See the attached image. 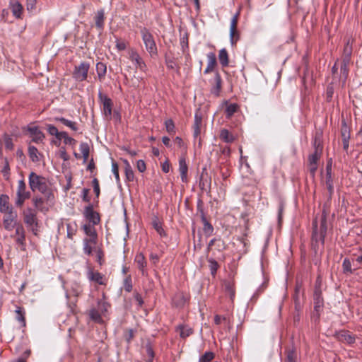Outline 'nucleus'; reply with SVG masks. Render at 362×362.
Listing matches in <instances>:
<instances>
[{
  "instance_id": "4d7b16f0",
  "label": "nucleus",
  "mask_w": 362,
  "mask_h": 362,
  "mask_svg": "<svg viewBox=\"0 0 362 362\" xmlns=\"http://www.w3.org/2000/svg\"><path fill=\"white\" fill-rule=\"evenodd\" d=\"M110 305H107L104 301H99L98 304V310L101 313H105L108 308H110Z\"/></svg>"
},
{
  "instance_id": "09e8293b",
  "label": "nucleus",
  "mask_w": 362,
  "mask_h": 362,
  "mask_svg": "<svg viewBox=\"0 0 362 362\" xmlns=\"http://www.w3.org/2000/svg\"><path fill=\"white\" fill-rule=\"evenodd\" d=\"M342 268L344 273H353V270L351 269V264L348 258H345L344 259L342 263Z\"/></svg>"
},
{
  "instance_id": "6e6552de",
  "label": "nucleus",
  "mask_w": 362,
  "mask_h": 362,
  "mask_svg": "<svg viewBox=\"0 0 362 362\" xmlns=\"http://www.w3.org/2000/svg\"><path fill=\"white\" fill-rule=\"evenodd\" d=\"M334 337L340 342L346 344H353L355 343V337L349 331L347 330H341L339 332H336L334 334Z\"/></svg>"
},
{
  "instance_id": "9b49d317",
  "label": "nucleus",
  "mask_w": 362,
  "mask_h": 362,
  "mask_svg": "<svg viewBox=\"0 0 362 362\" xmlns=\"http://www.w3.org/2000/svg\"><path fill=\"white\" fill-rule=\"evenodd\" d=\"M322 153L313 152L308 156V170L313 177H315L316 170L318 167V161L321 157Z\"/></svg>"
},
{
  "instance_id": "0eeeda50",
  "label": "nucleus",
  "mask_w": 362,
  "mask_h": 362,
  "mask_svg": "<svg viewBox=\"0 0 362 362\" xmlns=\"http://www.w3.org/2000/svg\"><path fill=\"white\" fill-rule=\"evenodd\" d=\"M128 55L129 59L137 69H139L142 71H145L146 70V65L144 61L134 49L129 48Z\"/></svg>"
},
{
  "instance_id": "69168bd1",
  "label": "nucleus",
  "mask_w": 362,
  "mask_h": 362,
  "mask_svg": "<svg viewBox=\"0 0 362 362\" xmlns=\"http://www.w3.org/2000/svg\"><path fill=\"white\" fill-rule=\"evenodd\" d=\"M170 165L168 159H166L163 163H162L161 168L164 173H168L170 170Z\"/></svg>"
},
{
  "instance_id": "f257e3e1",
  "label": "nucleus",
  "mask_w": 362,
  "mask_h": 362,
  "mask_svg": "<svg viewBox=\"0 0 362 362\" xmlns=\"http://www.w3.org/2000/svg\"><path fill=\"white\" fill-rule=\"evenodd\" d=\"M29 186L33 192L38 190L45 197L47 202H52L54 199V194L51 189L48 187L46 179L44 177L31 172L29 175Z\"/></svg>"
},
{
  "instance_id": "f8f14e48",
  "label": "nucleus",
  "mask_w": 362,
  "mask_h": 362,
  "mask_svg": "<svg viewBox=\"0 0 362 362\" xmlns=\"http://www.w3.org/2000/svg\"><path fill=\"white\" fill-rule=\"evenodd\" d=\"M27 130L32 136V141L36 144L42 142L45 137L44 133L37 126H28Z\"/></svg>"
},
{
  "instance_id": "a19ab883",
  "label": "nucleus",
  "mask_w": 362,
  "mask_h": 362,
  "mask_svg": "<svg viewBox=\"0 0 362 362\" xmlns=\"http://www.w3.org/2000/svg\"><path fill=\"white\" fill-rule=\"evenodd\" d=\"M240 39V33L238 29L230 30V41L232 45H235Z\"/></svg>"
},
{
  "instance_id": "1a4fd4ad",
  "label": "nucleus",
  "mask_w": 362,
  "mask_h": 362,
  "mask_svg": "<svg viewBox=\"0 0 362 362\" xmlns=\"http://www.w3.org/2000/svg\"><path fill=\"white\" fill-rule=\"evenodd\" d=\"M84 216L90 224L97 225L100 222L99 214L93 210V205L90 204L85 208Z\"/></svg>"
},
{
  "instance_id": "37998d69",
  "label": "nucleus",
  "mask_w": 362,
  "mask_h": 362,
  "mask_svg": "<svg viewBox=\"0 0 362 362\" xmlns=\"http://www.w3.org/2000/svg\"><path fill=\"white\" fill-rule=\"evenodd\" d=\"M104 20V12L103 10L98 11L95 16V25L98 28H102Z\"/></svg>"
},
{
  "instance_id": "a18cd8bd",
  "label": "nucleus",
  "mask_w": 362,
  "mask_h": 362,
  "mask_svg": "<svg viewBox=\"0 0 362 362\" xmlns=\"http://www.w3.org/2000/svg\"><path fill=\"white\" fill-rule=\"evenodd\" d=\"M17 194L30 195V192L26 191V185L23 180H21L18 181Z\"/></svg>"
},
{
  "instance_id": "6e6d98bb",
  "label": "nucleus",
  "mask_w": 362,
  "mask_h": 362,
  "mask_svg": "<svg viewBox=\"0 0 362 362\" xmlns=\"http://www.w3.org/2000/svg\"><path fill=\"white\" fill-rule=\"evenodd\" d=\"M129 42L125 40H118L116 43V47L118 50H124L127 47H129Z\"/></svg>"
},
{
  "instance_id": "dca6fc26",
  "label": "nucleus",
  "mask_w": 362,
  "mask_h": 362,
  "mask_svg": "<svg viewBox=\"0 0 362 362\" xmlns=\"http://www.w3.org/2000/svg\"><path fill=\"white\" fill-rule=\"evenodd\" d=\"M134 261L137 264L139 269L141 271L142 275H146L147 274L146 269L147 262L144 255L142 253L137 254L135 257Z\"/></svg>"
},
{
  "instance_id": "ea45409f",
  "label": "nucleus",
  "mask_w": 362,
  "mask_h": 362,
  "mask_svg": "<svg viewBox=\"0 0 362 362\" xmlns=\"http://www.w3.org/2000/svg\"><path fill=\"white\" fill-rule=\"evenodd\" d=\"M285 362H296V352L293 348L286 350Z\"/></svg>"
},
{
  "instance_id": "bf43d9fd",
  "label": "nucleus",
  "mask_w": 362,
  "mask_h": 362,
  "mask_svg": "<svg viewBox=\"0 0 362 362\" xmlns=\"http://www.w3.org/2000/svg\"><path fill=\"white\" fill-rule=\"evenodd\" d=\"M37 0H26L27 10L32 11L36 8Z\"/></svg>"
},
{
  "instance_id": "603ef678",
  "label": "nucleus",
  "mask_w": 362,
  "mask_h": 362,
  "mask_svg": "<svg viewBox=\"0 0 362 362\" xmlns=\"http://www.w3.org/2000/svg\"><path fill=\"white\" fill-rule=\"evenodd\" d=\"M214 358V354L213 352L209 351L206 352L200 358L199 362H210Z\"/></svg>"
},
{
  "instance_id": "864d4df0",
  "label": "nucleus",
  "mask_w": 362,
  "mask_h": 362,
  "mask_svg": "<svg viewBox=\"0 0 362 362\" xmlns=\"http://www.w3.org/2000/svg\"><path fill=\"white\" fill-rule=\"evenodd\" d=\"M240 13L237 12L232 18L230 21V30H235L238 29V23L239 19Z\"/></svg>"
},
{
  "instance_id": "39448f33",
  "label": "nucleus",
  "mask_w": 362,
  "mask_h": 362,
  "mask_svg": "<svg viewBox=\"0 0 362 362\" xmlns=\"http://www.w3.org/2000/svg\"><path fill=\"white\" fill-rule=\"evenodd\" d=\"M4 214L3 225L6 230L11 231L14 228H16L18 225H20L17 221L18 214L16 211H10Z\"/></svg>"
},
{
  "instance_id": "bb28decb",
  "label": "nucleus",
  "mask_w": 362,
  "mask_h": 362,
  "mask_svg": "<svg viewBox=\"0 0 362 362\" xmlns=\"http://www.w3.org/2000/svg\"><path fill=\"white\" fill-rule=\"evenodd\" d=\"M218 60L223 67H226L229 64V58L227 50L223 48L219 51Z\"/></svg>"
},
{
  "instance_id": "ddd939ff",
  "label": "nucleus",
  "mask_w": 362,
  "mask_h": 362,
  "mask_svg": "<svg viewBox=\"0 0 362 362\" xmlns=\"http://www.w3.org/2000/svg\"><path fill=\"white\" fill-rule=\"evenodd\" d=\"M222 88V78L218 72L215 73L214 84L211 89V93L215 96H219Z\"/></svg>"
},
{
  "instance_id": "7c9ffc66",
  "label": "nucleus",
  "mask_w": 362,
  "mask_h": 362,
  "mask_svg": "<svg viewBox=\"0 0 362 362\" xmlns=\"http://www.w3.org/2000/svg\"><path fill=\"white\" fill-rule=\"evenodd\" d=\"M152 224L153 228L156 230L160 237H165L167 235L165 231L163 228L162 223L157 218L153 220Z\"/></svg>"
},
{
  "instance_id": "c9c22d12",
  "label": "nucleus",
  "mask_w": 362,
  "mask_h": 362,
  "mask_svg": "<svg viewBox=\"0 0 362 362\" xmlns=\"http://www.w3.org/2000/svg\"><path fill=\"white\" fill-rule=\"evenodd\" d=\"M202 221L204 224L203 230L207 235H211L214 231L212 225L206 220L204 216H202Z\"/></svg>"
},
{
  "instance_id": "774afa93",
  "label": "nucleus",
  "mask_w": 362,
  "mask_h": 362,
  "mask_svg": "<svg viewBox=\"0 0 362 362\" xmlns=\"http://www.w3.org/2000/svg\"><path fill=\"white\" fill-rule=\"evenodd\" d=\"M351 52H352V48L351 46H349V43H347L344 48V55L343 56L351 57Z\"/></svg>"
},
{
  "instance_id": "052dcab7",
  "label": "nucleus",
  "mask_w": 362,
  "mask_h": 362,
  "mask_svg": "<svg viewBox=\"0 0 362 362\" xmlns=\"http://www.w3.org/2000/svg\"><path fill=\"white\" fill-rule=\"evenodd\" d=\"M47 130L48 132V133L50 134V135H52V136H57V134H58V129L57 128L52 125V124H47Z\"/></svg>"
},
{
  "instance_id": "0e129e2a",
  "label": "nucleus",
  "mask_w": 362,
  "mask_h": 362,
  "mask_svg": "<svg viewBox=\"0 0 362 362\" xmlns=\"http://www.w3.org/2000/svg\"><path fill=\"white\" fill-rule=\"evenodd\" d=\"M137 169L139 172L143 173L146 170V163L143 160H139L136 163Z\"/></svg>"
},
{
  "instance_id": "c85d7f7f",
  "label": "nucleus",
  "mask_w": 362,
  "mask_h": 362,
  "mask_svg": "<svg viewBox=\"0 0 362 362\" xmlns=\"http://www.w3.org/2000/svg\"><path fill=\"white\" fill-rule=\"evenodd\" d=\"M54 120L60 122L64 125L69 127L73 131H77L78 130L77 124L75 122L66 119V118L62 117H55Z\"/></svg>"
},
{
  "instance_id": "f3484780",
  "label": "nucleus",
  "mask_w": 362,
  "mask_h": 362,
  "mask_svg": "<svg viewBox=\"0 0 362 362\" xmlns=\"http://www.w3.org/2000/svg\"><path fill=\"white\" fill-rule=\"evenodd\" d=\"M187 296L182 292L175 293L172 299L173 304L177 308H181L185 305L187 300Z\"/></svg>"
},
{
  "instance_id": "338daca9",
  "label": "nucleus",
  "mask_w": 362,
  "mask_h": 362,
  "mask_svg": "<svg viewBox=\"0 0 362 362\" xmlns=\"http://www.w3.org/2000/svg\"><path fill=\"white\" fill-rule=\"evenodd\" d=\"M89 191L90 189H86V188H84L83 189V197H82V199H83V201L85 202H90V197L88 196V194H89Z\"/></svg>"
},
{
  "instance_id": "cd10ccee",
  "label": "nucleus",
  "mask_w": 362,
  "mask_h": 362,
  "mask_svg": "<svg viewBox=\"0 0 362 362\" xmlns=\"http://www.w3.org/2000/svg\"><path fill=\"white\" fill-rule=\"evenodd\" d=\"M219 136L226 143H232L235 140L234 136L226 129L221 130Z\"/></svg>"
},
{
  "instance_id": "5fc2aeb1",
  "label": "nucleus",
  "mask_w": 362,
  "mask_h": 362,
  "mask_svg": "<svg viewBox=\"0 0 362 362\" xmlns=\"http://www.w3.org/2000/svg\"><path fill=\"white\" fill-rule=\"evenodd\" d=\"M17 200L16 202V204L17 206H22L24 203L25 200L28 199L30 197V195L28 194H17Z\"/></svg>"
},
{
  "instance_id": "473e14b6",
  "label": "nucleus",
  "mask_w": 362,
  "mask_h": 362,
  "mask_svg": "<svg viewBox=\"0 0 362 362\" xmlns=\"http://www.w3.org/2000/svg\"><path fill=\"white\" fill-rule=\"evenodd\" d=\"M314 300V310L317 313H319L324 306V300L322 296H313Z\"/></svg>"
},
{
  "instance_id": "de8ad7c7",
  "label": "nucleus",
  "mask_w": 362,
  "mask_h": 362,
  "mask_svg": "<svg viewBox=\"0 0 362 362\" xmlns=\"http://www.w3.org/2000/svg\"><path fill=\"white\" fill-rule=\"evenodd\" d=\"M1 173H2L4 178L6 180H8L9 179V175H10V166H9L8 161L6 158H5L4 166L3 167V168L1 170Z\"/></svg>"
},
{
  "instance_id": "c756f323",
  "label": "nucleus",
  "mask_w": 362,
  "mask_h": 362,
  "mask_svg": "<svg viewBox=\"0 0 362 362\" xmlns=\"http://www.w3.org/2000/svg\"><path fill=\"white\" fill-rule=\"evenodd\" d=\"M16 320L21 323V327H24L26 325L25 317V311L23 308L18 306L16 310Z\"/></svg>"
},
{
  "instance_id": "4be33fe9",
  "label": "nucleus",
  "mask_w": 362,
  "mask_h": 362,
  "mask_svg": "<svg viewBox=\"0 0 362 362\" xmlns=\"http://www.w3.org/2000/svg\"><path fill=\"white\" fill-rule=\"evenodd\" d=\"M176 331L179 332L180 337L182 339H185L189 337L192 333V329L185 325H180L176 327Z\"/></svg>"
},
{
  "instance_id": "2f4dec72",
  "label": "nucleus",
  "mask_w": 362,
  "mask_h": 362,
  "mask_svg": "<svg viewBox=\"0 0 362 362\" xmlns=\"http://www.w3.org/2000/svg\"><path fill=\"white\" fill-rule=\"evenodd\" d=\"M96 71L99 78V80L101 81L104 78L106 71L107 66L103 62H98L96 64Z\"/></svg>"
},
{
  "instance_id": "20e7f679",
  "label": "nucleus",
  "mask_w": 362,
  "mask_h": 362,
  "mask_svg": "<svg viewBox=\"0 0 362 362\" xmlns=\"http://www.w3.org/2000/svg\"><path fill=\"white\" fill-rule=\"evenodd\" d=\"M23 215L24 223L30 228L33 233L37 235L39 226L36 212L31 208H27Z\"/></svg>"
},
{
  "instance_id": "393cba45",
  "label": "nucleus",
  "mask_w": 362,
  "mask_h": 362,
  "mask_svg": "<svg viewBox=\"0 0 362 362\" xmlns=\"http://www.w3.org/2000/svg\"><path fill=\"white\" fill-rule=\"evenodd\" d=\"M88 279L91 281H95L99 284H103V276L98 272H93L92 269H89L87 272Z\"/></svg>"
},
{
  "instance_id": "f03ea898",
  "label": "nucleus",
  "mask_w": 362,
  "mask_h": 362,
  "mask_svg": "<svg viewBox=\"0 0 362 362\" xmlns=\"http://www.w3.org/2000/svg\"><path fill=\"white\" fill-rule=\"evenodd\" d=\"M313 242H315V244H317L319 241H320L323 245L325 237L327 230V214L325 211H322L321 216L320 232L317 231V224L316 220H314L313 222Z\"/></svg>"
},
{
  "instance_id": "4c0bfd02",
  "label": "nucleus",
  "mask_w": 362,
  "mask_h": 362,
  "mask_svg": "<svg viewBox=\"0 0 362 362\" xmlns=\"http://www.w3.org/2000/svg\"><path fill=\"white\" fill-rule=\"evenodd\" d=\"M122 288L127 292H130L132 290V281L130 274L124 276Z\"/></svg>"
},
{
  "instance_id": "49530a36",
  "label": "nucleus",
  "mask_w": 362,
  "mask_h": 362,
  "mask_svg": "<svg viewBox=\"0 0 362 362\" xmlns=\"http://www.w3.org/2000/svg\"><path fill=\"white\" fill-rule=\"evenodd\" d=\"M4 141L6 149L12 150L13 148V140L11 136L7 134H4Z\"/></svg>"
},
{
  "instance_id": "b1692460",
  "label": "nucleus",
  "mask_w": 362,
  "mask_h": 362,
  "mask_svg": "<svg viewBox=\"0 0 362 362\" xmlns=\"http://www.w3.org/2000/svg\"><path fill=\"white\" fill-rule=\"evenodd\" d=\"M226 105V115L228 119H230L235 112L239 110V106L236 103H228L225 102Z\"/></svg>"
},
{
  "instance_id": "3c124183",
  "label": "nucleus",
  "mask_w": 362,
  "mask_h": 362,
  "mask_svg": "<svg viewBox=\"0 0 362 362\" xmlns=\"http://www.w3.org/2000/svg\"><path fill=\"white\" fill-rule=\"evenodd\" d=\"M93 245H95L93 243H90L89 240L84 239V247L83 250L84 252L88 255H90L92 253V247Z\"/></svg>"
},
{
  "instance_id": "aec40b11",
  "label": "nucleus",
  "mask_w": 362,
  "mask_h": 362,
  "mask_svg": "<svg viewBox=\"0 0 362 362\" xmlns=\"http://www.w3.org/2000/svg\"><path fill=\"white\" fill-rule=\"evenodd\" d=\"M13 211L12 206L9 204L8 197L6 194L0 196V212L2 214Z\"/></svg>"
},
{
  "instance_id": "6ab92c4d",
  "label": "nucleus",
  "mask_w": 362,
  "mask_h": 362,
  "mask_svg": "<svg viewBox=\"0 0 362 362\" xmlns=\"http://www.w3.org/2000/svg\"><path fill=\"white\" fill-rule=\"evenodd\" d=\"M202 124V117L201 115L198 114H195L194 115V122L192 127L193 129V136L194 139H197L199 137L201 134V127Z\"/></svg>"
},
{
  "instance_id": "423d86ee",
  "label": "nucleus",
  "mask_w": 362,
  "mask_h": 362,
  "mask_svg": "<svg viewBox=\"0 0 362 362\" xmlns=\"http://www.w3.org/2000/svg\"><path fill=\"white\" fill-rule=\"evenodd\" d=\"M90 69V64L86 62H82L79 65L75 66L73 77L77 81H83L87 79L88 72Z\"/></svg>"
},
{
  "instance_id": "2eb2a0df",
  "label": "nucleus",
  "mask_w": 362,
  "mask_h": 362,
  "mask_svg": "<svg viewBox=\"0 0 362 362\" xmlns=\"http://www.w3.org/2000/svg\"><path fill=\"white\" fill-rule=\"evenodd\" d=\"M179 171L180 173L182 181L183 182H187L188 166L187 165L186 160L184 156L180 157L179 159Z\"/></svg>"
},
{
  "instance_id": "58836bf2",
  "label": "nucleus",
  "mask_w": 362,
  "mask_h": 362,
  "mask_svg": "<svg viewBox=\"0 0 362 362\" xmlns=\"http://www.w3.org/2000/svg\"><path fill=\"white\" fill-rule=\"evenodd\" d=\"M217 64L216 55L213 52H210L207 54V67L214 69Z\"/></svg>"
},
{
  "instance_id": "e2e57ef3",
  "label": "nucleus",
  "mask_w": 362,
  "mask_h": 362,
  "mask_svg": "<svg viewBox=\"0 0 362 362\" xmlns=\"http://www.w3.org/2000/svg\"><path fill=\"white\" fill-rule=\"evenodd\" d=\"M353 255L356 257L355 261L362 265V247L359 248L358 253H355Z\"/></svg>"
},
{
  "instance_id": "f704fd0d",
  "label": "nucleus",
  "mask_w": 362,
  "mask_h": 362,
  "mask_svg": "<svg viewBox=\"0 0 362 362\" xmlns=\"http://www.w3.org/2000/svg\"><path fill=\"white\" fill-rule=\"evenodd\" d=\"M38 150L34 146H28V155L33 162H38L40 160L38 158Z\"/></svg>"
},
{
  "instance_id": "4468645a",
  "label": "nucleus",
  "mask_w": 362,
  "mask_h": 362,
  "mask_svg": "<svg viewBox=\"0 0 362 362\" xmlns=\"http://www.w3.org/2000/svg\"><path fill=\"white\" fill-rule=\"evenodd\" d=\"M94 226L95 225L88 223L85 224L83 228L85 233L89 236L88 240H89L90 243H93L94 245H95L97 240V233Z\"/></svg>"
},
{
  "instance_id": "412c9836",
  "label": "nucleus",
  "mask_w": 362,
  "mask_h": 362,
  "mask_svg": "<svg viewBox=\"0 0 362 362\" xmlns=\"http://www.w3.org/2000/svg\"><path fill=\"white\" fill-rule=\"evenodd\" d=\"M226 293L229 296L231 300H233L235 296V282L232 280L225 281L223 283Z\"/></svg>"
},
{
  "instance_id": "79ce46f5",
  "label": "nucleus",
  "mask_w": 362,
  "mask_h": 362,
  "mask_svg": "<svg viewBox=\"0 0 362 362\" xmlns=\"http://www.w3.org/2000/svg\"><path fill=\"white\" fill-rule=\"evenodd\" d=\"M209 264L211 274L213 276H214L216 274L218 269L219 268V265L218 262L213 259H209Z\"/></svg>"
},
{
  "instance_id": "8fccbe9b",
  "label": "nucleus",
  "mask_w": 362,
  "mask_h": 362,
  "mask_svg": "<svg viewBox=\"0 0 362 362\" xmlns=\"http://www.w3.org/2000/svg\"><path fill=\"white\" fill-rule=\"evenodd\" d=\"M165 126L166 131L169 134H174L175 132V124H174V122L171 119H167L165 122Z\"/></svg>"
},
{
  "instance_id": "72a5a7b5",
  "label": "nucleus",
  "mask_w": 362,
  "mask_h": 362,
  "mask_svg": "<svg viewBox=\"0 0 362 362\" xmlns=\"http://www.w3.org/2000/svg\"><path fill=\"white\" fill-rule=\"evenodd\" d=\"M80 151L83 154V162L86 163L89 157L90 148L87 143L83 142L80 144Z\"/></svg>"
},
{
  "instance_id": "9d476101",
  "label": "nucleus",
  "mask_w": 362,
  "mask_h": 362,
  "mask_svg": "<svg viewBox=\"0 0 362 362\" xmlns=\"http://www.w3.org/2000/svg\"><path fill=\"white\" fill-rule=\"evenodd\" d=\"M98 97L103 110L106 116L111 117L112 115V100L107 95L99 91Z\"/></svg>"
},
{
  "instance_id": "7ed1b4c3",
  "label": "nucleus",
  "mask_w": 362,
  "mask_h": 362,
  "mask_svg": "<svg viewBox=\"0 0 362 362\" xmlns=\"http://www.w3.org/2000/svg\"><path fill=\"white\" fill-rule=\"evenodd\" d=\"M141 35L146 51L151 57H156L158 55V49L153 35L147 28H143L141 30Z\"/></svg>"
},
{
  "instance_id": "a878e982",
  "label": "nucleus",
  "mask_w": 362,
  "mask_h": 362,
  "mask_svg": "<svg viewBox=\"0 0 362 362\" xmlns=\"http://www.w3.org/2000/svg\"><path fill=\"white\" fill-rule=\"evenodd\" d=\"M11 11H12L13 15L16 18H18V19L22 18L23 7L18 1H16L15 3H13L11 5Z\"/></svg>"
},
{
  "instance_id": "c03bdc74",
  "label": "nucleus",
  "mask_w": 362,
  "mask_h": 362,
  "mask_svg": "<svg viewBox=\"0 0 362 362\" xmlns=\"http://www.w3.org/2000/svg\"><path fill=\"white\" fill-rule=\"evenodd\" d=\"M313 146L315 148L314 152H317L319 153H322L323 146L321 143L320 137L315 136V137L314 139V141H313Z\"/></svg>"
},
{
  "instance_id": "a211bd4d",
  "label": "nucleus",
  "mask_w": 362,
  "mask_h": 362,
  "mask_svg": "<svg viewBox=\"0 0 362 362\" xmlns=\"http://www.w3.org/2000/svg\"><path fill=\"white\" fill-rule=\"evenodd\" d=\"M326 187L328 189L329 196H332L334 193L333 180L332 177V168L331 165L327 164L326 167Z\"/></svg>"
},
{
  "instance_id": "e433bc0d",
  "label": "nucleus",
  "mask_w": 362,
  "mask_h": 362,
  "mask_svg": "<svg viewBox=\"0 0 362 362\" xmlns=\"http://www.w3.org/2000/svg\"><path fill=\"white\" fill-rule=\"evenodd\" d=\"M90 318L95 322H102L101 313L95 308H93L89 311Z\"/></svg>"
},
{
  "instance_id": "13d9d810",
  "label": "nucleus",
  "mask_w": 362,
  "mask_h": 362,
  "mask_svg": "<svg viewBox=\"0 0 362 362\" xmlns=\"http://www.w3.org/2000/svg\"><path fill=\"white\" fill-rule=\"evenodd\" d=\"M44 199L42 197H35V198H33L34 206L40 210H42V205Z\"/></svg>"
},
{
  "instance_id": "5701e85b",
  "label": "nucleus",
  "mask_w": 362,
  "mask_h": 362,
  "mask_svg": "<svg viewBox=\"0 0 362 362\" xmlns=\"http://www.w3.org/2000/svg\"><path fill=\"white\" fill-rule=\"evenodd\" d=\"M16 235H18L16 243L21 245H24L25 242V230L22 225H18L16 228Z\"/></svg>"
},
{
  "instance_id": "680f3d73",
  "label": "nucleus",
  "mask_w": 362,
  "mask_h": 362,
  "mask_svg": "<svg viewBox=\"0 0 362 362\" xmlns=\"http://www.w3.org/2000/svg\"><path fill=\"white\" fill-rule=\"evenodd\" d=\"M93 191L95 193L96 197H98L100 194V187H99V182L97 178H94L93 180Z\"/></svg>"
}]
</instances>
